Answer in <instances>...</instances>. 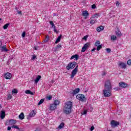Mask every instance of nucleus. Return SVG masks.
I'll return each mask as SVG.
<instances>
[{"label": "nucleus", "mask_w": 131, "mask_h": 131, "mask_svg": "<svg viewBox=\"0 0 131 131\" xmlns=\"http://www.w3.org/2000/svg\"><path fill=\"white\" fill-rule=\"evenodd\" d=\"M99 14L98 13H96L94 15H93L92 17V18H93L94 19H95V18H98V17H99Z\"/></svg>", "instance_id": "32"}, {"label": "nucleus", "mask_w": 131, "mask_h": 131, "mask_svg": "<svg viewBox=\"0 0 131 131\" xmlns=\"http://www.w3.org/2000/svg\"><path fill=\"white\" fill-rule=\"evenodd\" d=\"M100 45H101V42H100L99 40H97L95 42V47H98L99 46H100Z\"/></svg>", "instance_id": "25"}, {"label": "nucleus", "mask_w": 131, "mask_h": 131, "mask_svg": "<svg viewBox=\"0 0 131 131\" xmlns=\"http://www.w3.org/2000/svg\"><path fill=\"white\" fill-rule=\"evenodd\" d=\"M2 108V104H0V109Z\"/></svg>", "instance_id": "58"}, {"label": "nucleus", "mask_w": 131, "mask_h": 131, "mask_svg": "<svg viewBox=\"0 0 131 131\" xmlns=\"http://www.w3.org/2000/svg\"><path fill=\"white\" fill-rule=\"evenodd\" d=\"M106 74H107V73H106V72H105V71L102 72V76H105V75H106Z\"/></svg>", "instance_id": "46"}, {"label": "nucleus", "mask_w": 131, "mask_h": 131, "mask_svg": "<svg viewBox=\"0 0 131 131\" xmlns=\"http://www.w3.org/2000/svg\"><path fill=\"white\" fill-rule=\"evenodd\" d=\"M102 30H104V27L102 26L97 28V31H98V32H100V31H102Z\"/></svg>", "instance_id": "19"}, {"label": "nucleus", "mask_w": 131, "mask_h": 131, "mask_svg": "<svg viewBox=\"0 0 131 131\" xmlns=\"http://www.w3.org/2000/svg\"><path fill=\"white\" fill-rule=\"evenodd\" d=\"M82 15L84 17H88L90 15V13H89V12L88 11H84L82 12Z\"/></svg>", "instance_id": "13"}, {"label": "nucleus", "mask_w": 131, "mask_h": 131, "mask_svg": "<svg viewBox=\"0 0 131 131\" xmlns=\"http://www.w3.org/2000/svg\"><path fill=\"white\" fill-rule=\"evenodd\" d=\"M62 46L60 45H58L56 47V50L57 51H60V50H61V47Z\"/></svg>", "instance_id": "33"}, {"label": "nucleus", "mask_w": 131, "mask_h": 131, "mask_svg": "<svg viewBox=\"0 0 131 131\" xmlns=\"http://www.w3.org/2000/svg\"><path fill=\"white\" fill-rule=\"evenodd\" d=\"M95 51H96V48H95L92 50V52H95Z\"/></svg>", "instance_id": "56"}, {"label": "nucleus", "mask_w": 131, "mask_h": 131, "mask_svg": "<svg viewBox=\"0 0 131 131\" xmlns=\"http://www.w3.org/2000/svg\"><path fill=\"white\" fill-rule=\"evenodd\" d=\"M41 78V76L38 75L37 77L36 78V79L34 80L35 83L37 84V83L39 81V79Z\"/></svg>", "instance_id": "16"}, {"label": "nucleus", "mask_w": 131, "mask_h": 131, "mask_svg": "<svg viewBox=\"0 0 131 131\" xmlns=\"http://www.w3.org/2000/svg\"><path fill=\"white\" fill-rule=\"evenodd\" d=\"M114 90H115V91H120V88H118V87H117V88H115L114 89Z\"/></svg>", "instance_id": "44"}, {"label": "nucleus", "mask_w": 131, "mask_h": 131, "mask_svg": "<svg viewBox=\"0 0 131 131\" xmlns=\"http://www.w3.org/2000/svg\"><path fill=\"white\" fill-rule=\"evenodd\" d=\"M53 104L57 106L59 104H60V101L59 100H55Z\"/></svg>", "instance_id": "28"}, {"label": "nucleus", "mask_w": 131, "mask_h": 131, "mask_svg": "<svg viewBox=\"0 0 131 131\" xmlns=\"http://www.w3.org/2000/svg\"><path fill=\"white\" fill-rule=\"evenodd\" d=\"M57 108V106L53 103L50 105V109L51 111H54Z\"/></svg>", "instance_id": "14"}, {"label": "nucleus", "mask_w": 131, "mask_h": 131, "mask_svg": "<svg viewBox=\"0 0 131 131\" xmlns=\"http://www.w3.org/2000/svg\"><path fill=\"white\" fill-rule=\"evenodd\" d=\"M76 99H77V100L82 101V102L85 101V96H84V95H83V94H78L76 96Z\"/></svg>", "instance_id": "5"}, {"label": "nucleus", "mask_w": 131, "mask_h": 131, "mask_svg": "<svg viewBox=\"0 0 131 131\" xmlns=\"http://www.w3.org/2000/svg\"><path fill=\"white\" fill-rule=\"evenodd\" d=\"M90 44L89 42L86 43L84 45L83 47L82 48L81 52L82 53H84L86 50H88L89 48H90Z\"/></svg>", "instance_id": "7"}, {"label": "nucleus", "mask_w": 131, "mask_h": 131, "mask_svg": "<svg viewBox=\"0 0 131 131\" xmlns=\"http://www.w3.org/2000/svg\"><path fill=\"white\" fill-rule=\"evenodd\" d=\"M43 102H45V98L43 99H41L39 102L38 103V105H41V104H42V103H43Z\"/></svg>", "instance_id": "27"}, {"label": "nucleus", "mask_w": 131, "mask_h": 131, "mask_svg": "<svg viewBox=\"0 0 131 131\" xmlns=\"http://www.w3.org/2000/svg\"><path fill=\"white\" fill-rule=\"evenodd\" d=\"M18 93V90L14 89L12 90V94H17Z\"/></svg>", "instance_id": "39"}, {"label": "nucleus", "mask_w": 131, "mask_h": 131, "mask_svg": "<svg viewBox=\"0 0 131 131\" xmlns=\"http://www.w3.org/2000/svg\"><path fill=\"white\" fill-rule=\"evenodd\" d=\"M53 29L54 32H57V28H56V26L53 27Z\"/></svg>", "instance_id": "48"}, {"label": "nucleus", "mask_w": 131, "mask_h": 131, "mask_svg": "<svg viewBox=\"0 0 131 131\" xmlns=\"http://www.w3.org/2000/svg\"><path fill=\"white\" fill-rule=\"evenodd\" d=\"M53 99V96L52 95H50L49 96L46 97V99L48 101H50V100H52Z\"/></svg>", "instance_id": "30"}, {"label": "nucleus", "mask_w": 131, "mask_h": 131, "mask_svg": "<svg viewBox=\"0 0 131 131\" xmlns=\"http://www.w3.org/2000/svg\"><path fill=\"white\" fill-rule=\"evenodd\" d=\"M64 125H65V124L62 122L60 124L59 126H58V128H59L60 129H61V128H63V127H64Z\"/></svg>", "instance_id": "24"}, {"label": "nucleus", "mask_w": 131, "mask_h": 131, "mask_svg": "<svg viewBox=\"0 0 131 131\" xmlns=\"http://www.w3.org/2000/svg\"><path fill=\"white\" fill-rule=\"evenodd\" d=\"M118 65L123 69H125V68H126V64H125L124 62H120L118 64Z\"/></svg>", "instance_id": "11"}, {"label": "nucleus", "mask_w": 131, "mask_h": 131, "mask_svg": "<svg viewBox=\"0 0 131 131\" xmlns=\"http://www.w3.org/2000/svg\"><path fill=\"white\" fill-rule=\"evenodd\" d=\"M127 65L130 66L131 65V59H129L127 61Z\"/></svg>", "instance_id": "41"}, {"label": "nucleus", "mask_w": 131, "mask_h": 131, "mask_svg": "<svg viewBox=\"0 0 131 131\" xmlns=\"http://www.w3.org/2000/svg\"><path fill=\"white\" fill-rule=\"evenodd\" d=\"M106 52L108 53H110L111 52V49H110V48L106 49Z\"/></svg>", "instance_id": "45"}, {"label": "nucleus", "mask_w": 131, "mask_h": 131, "mask_svg": "<svg viewBox=\"0 0 131 131\" xmlns=\"http://www.w3.org/2000/svg\"><path fill=\"white\" fill-rule=\"evenodd\" d=\"M18 117H19V119H20L21 120H23V119H24V117H25V116H24V113H21L18 116Z\"/></svg>", "instance_id": "21"}, {"label": "nucleus", "mask_w": 131, "mask_h": 131, "mask_svg": "<svg viewBox=\"0 0 131 131\" xmlns=\"http://www.w3.org/2000/svg\"><path fill=\"white\" fill-rule=\"evenodd\" d=\"M35 58H36V56L35 55H33L32 56V60H35Z\"/></svg>", "instance_id": "50"}, {"label": "nucleus", "mask_w": 131, "mask_h": 131, "mask_svg": "<svg viewBox=\"0 0 131 131\" xmlns=\"http://www.w3.org/2000/svg\"><path fill=\"white\" fill-rule=\"evenodd\" d=\"M10 25V24H6L3 26L4 29H7L8 27H9V26Z\"/></svg>", "instance_id": "34"}, {"label": "nucleus", "mask_w": 131, "mask_h": 131, "mask_svg": "<svg viewBox=\"0 0 131 131\" xmlns=\"http://www.w3.org/2000/svg\"><path fill=\"white\" fill-rule=\"evenodd\" d=\"M2 45H3V43L2 42V41L0 40V49H1Z\"/></svg>", "instance_id": "53"}, {"label": "nucleus", "mask_w": 131, "mask_h": 131, "mask_svg": "<svg viewBox=\"0 0 131 131\" xmlns=\"http://www.w3.org/2000/svg\"><path fill=\"white\" fill-rule=\"evenodd\" d=\"M17 13L19 15H22V12L21 11H18Z\"/></svg>", "instance_id": "51"}, {"label": "nucleus", "mask_w": 131, "mask_h": 131, "mask_svg": "<svg viewBox=\"0 0 131 131\" xmlns=\"http://www.w3.org/2000/svg\"><path fill=\"white\" fill-rule=\"evenodd\" d=\"M116 6H119V5H120L119 2H117L116 3Z\"/></svg>", "instance_id": "55"}, {"label": "nucleus", "mask_w": 131, "mask_h": 131, "mask_svg": "<svg viewBox=\"0 0 131 131\" xmlns=\"http://www.w3.org/2000/svg\"><path fill=\"white\" fill-rule=\"evenodd\" d=\"M25 35H26V32H23L21 35L22 37H25Z\"/></svg>", "instance_id": "42"}, {"label": "nucleus", "mask_w": 131, "mask_h": 131, "mask_svg": "<svg viewBox=\"0 0 131 131\" xmlns=\"http://www.w3.org/2000/svg\"><path fill=\"white\" fill-rule=\"evenodd\" d=\"M34 48H35V50L36 51H37V48L34 47Z\"/></svg>", "instance_id": "57"}, {"label": "nucleus", "mask_w": 131, "mask_h": 131, "mask_svg": "<svg viewBox=\"0 0 131 131\" xmlns=\"http://www.w3.org/2000/svg\"><path fill=\"white\" fill-rule=\"evenodd\" d=\"M50 24L51 25L52 28L55 27V24H54V22L53 21H50Z\"/></svg>", "instance_id": "36"}, {"label": "nucleus", "mask_w": 131, "mask_h": 131, "mask_svg": "<svg viewBox=\"0 0 131 131\" xmlns=\"http://www.w3.org/2000/svg\"><path fill=\"white\" fill-rule=\"evenodd\" d=\"M94 129H95V127L94 126H92L90 128L91 131H93Z\"/></svg>", "instance_id": "47"}, {"label": "nucleus", "mask_w": 131, "mask_h": 131, "mask_svg": "<svg viewBox=\"0 0 131 131\" xmlns=\"http://www.w3.org/2000/svg\"><path fill=\"white\" fill-rule=\"evenodd\" d=\"M49 40H50V38L49 36H46V38L44 40V42H48V41H49Z\"/></svg>", "instance_id": "29"}, {"label": "nucleus", "mask_w": 131, "mask_h": 131, "mask_svg": "<svg viewBox=\"0 0 131 131\" xmlns=\"http://www.w3.org/2000/svg\"><path fill=\"white\" fill-rule=\"evenodd\" d=\"M76 64L77 63L75 61H72L70 62L66 67L67 70H70V69H73L75 68Z\"/></svg>", "instance_id": "3"}, {"label": "nucleus", "mask_w": 131, "mask_h": 131, "mask_svg": "<svg viewBox=\"0 0 131 131\" xmlns=\"http://www.w3.org/2000/svg\"><path fill=\"white\" fill-rule=\"evenodd\" d=\"M2 52H9V50L7 49V46L4 45L1 48Z\"/></svg>", "instance_id": "12"}, {"label": "nucleus", "mask_w": 131, "mask_h": 131, "mask_svg": "<svg viewBox=\"0 0 131 131\" xmlns=\"http://www.w3.org/2000/svg\"><path fill=\"white\" fill-rule=\"evenodd\" d=\"M16 123V120L11 119L9 120V125H13L14 124H15Z\"/></svg>", "instance_id": "17"}, {"label": "nucleus", "mask_w": 131, "mask_h": 131, "mask_svg": "<svg viewBox=\"0 0 131 131\" xmlns=\"http://www.w3.org/2000/svg\"><path fill=\"white\" fill-rule=\"evenodd\" d=\"M102 49V45H100L99 46H97V51H100Z\"/></svg>", "instance_id": "38"}, {"label": "nucleus", "mask_w": 131, "mask_h": 131, "mask_svg": "<svg viewBox=\"0 0 131 131\" xmlns=\"http://www.w3.org/2000/svg\"><path fill=\"white\" fill-rule=\"evenodd\" d=\"M117 36H120L121 35V32L119 31V30L117 31L116 32Z\"/></svg>", "instance_id": "31"}, {"label": "nucleus", "mask_w": 131, "mask_h": 131, "mask_svg": "<svg viewBox=\"0 0 131 131\" xmlns=\"http://www.w3.org/2000/svg\"><path fill=\"white\" fill-rule=\"evenodd\" d=\"M108 131H112L111 130H108Z\"/></svg>", "instance_id": "59"}, {"label": "nucleus", "mask_w": 131, "mask_h": 131, "mask_svg": "<svg viewBox=\"0 0 131 131\" xmlns=\"http://www.w3.org/2000/svg\"><path fill=\"white\" fill-rule=\"evenodd\" d=\"M8 99H10V100L12 99V95H11V94L8 95Z\"/></svg>", "instance_id": "52"}, {"label": "nucleus", "mask_w": 131, "mask_h": 131, "mask_svg": "<svg viewBox=\"0 0 131 131\" xmlns=\"http://www.w3.org/2000/svg\"><path fill=\"white\" fill-rule=\"evenodd\" d=\"M119 86L125 89L126 88H127V83L123 82H120L119 83Z\"/></svg>", "instance_id": "8"}, {"label": "nucleus", "mask_w": 131, "mask_h": 131, "mask_svg": "<svg viewBox=\"0 0 131 131\" xmlns=\"http://www.w3.org/2000/svg\"><path fill=\"white\" fill-rule=\"evenodd\" d=\"M25 94H30V95H31L32 96H33V95H34L33 92H31V91L30 90H26L25 91Z\"/></svg>", "instance_id": "20"}, {"label": "nucleus", "mask_w": 131, "mask_h": 131, "mask_svg": "<svg viewBox=\"0 0 131 131\" xmlns=\"http://www.w3.org/2000/svg\"><path fill=\"white\" fill-rule=\"evenodd\" d=\"M5 117H6V113L5 112V111H1V118L4 119Z\"/></svg>", "instance_id": "15"}, {"label": "nucleus", "mask_w": 131, "mask_h": 131, "mask_svg": "<svg viewBox=\"0 0 131 131\" xmlns=\"http://www.w3.org/2000/svg\"><path fill=\"white\" fill-rule=\"evenodd\" d=\"M80 91V89L79 88H77L73 91V92L72 93L73 96H75L77 94H78Z\"/></svg>", "instance_id": "10"}, {"label": "nucleus", "mask_w": 131, "mask_h": 131, "mask_svg": "<svg viewBox=\"0 0 131 131\" xmlns=\"http://www.w3.org/2000/svg\"><path fill=\"white\" fill-rule=\"evenodd\" d=\"M11 128H12V127L8 126L7 128V130H11Z\"/></svg>", "instance_id": "54"}, {"label": "nucleus", "mask_w": 131, "mask_h": 131, "mask_svg": "<svg viewBox=\"0 0 131 131\" xmlns=\"http://www.w3.org/2000/svg\"><path fill=\"white\" fill-rule=\"evenodd\" d=\"M90 24H92V25H93V24H95V20H91L90 21Z\"/></svg>", "instance_id": "43"}, {"label": "nucleus", "mask_w": 131, "mask_h": 131, "mask_svg": "<svg viewBox=\"0 0 131 131\" xmlns=\"http://www.w3.org/2000/svg\"><path fill=\"white\" fill-rule=\"evenodd\" d=\"M111 39L112 40H116V39H117V37H116L115 35H113L111 36Z\"/></svg>", "instance_id": "26"}, {"label": "nucleus", "mask_w": 131, "mask_h": 131, "mask_svg": "<svg viewBox=\"0 0 131 131\" xmlns=\"http://www.w3.org/2000/svg\"><path fill=\"white\" fill-rule=\"evenodd\" d=\"M119 125V122L115 120H112L111 122V125L113 128L118 126Z\"/></svg>", "instance_id": "6"}, {"label": "nucleus", "mask_w": 131, "mask_h": 131, "mask_svg": "<svg viewBox=\"0 0 131 131\" xmlns=\"http://www.w3.org/2000/svg\"><path fill=\"white\" fill-rule=\"evenodd\" d=\"M72 107H73L72 102H71V101L67 102L66 103L63 108V113H64V114H66L67 115H69V114L71 113Z\"/></svg>", "instance_id": "2"}, {"label": "nucleus", "mask_w": 131, "mask_h": 131, "mask_svg": "<svg viewBox=\"0 0 131 131\" xmlns=\"http://www.w3.org/2000/svg\"><path fill=\"white\" fill-rule=\"evenodd\" d=\"M92 9H96V5H95V4H93V5L92 6Z\"/></svg>", "instance_id": "49"}, {"label": "nucleus", "mask_w": 131, "mask_h": 131, "mask_svg": "<svg viewBox=\"0 0 131 131\" xmlns=\"http://www.w3.org/2000/svg\"><path fill=\"white\" fill-rule=\"evenodd\" d=\"M89 37L88 35H85L83 37V39H84V40H86L88 39V38Z\"/></svg>", "instance_id": "40"}, {"label": "nucleus", "mask_w": 131, "mask_h": 131, "mask_svg": "<svg viewBox=\"0 0 131 131\" xmlns=\"http://www.w3.org/2000/svg\"><path fill=\"white\" fill-rule=\"evenodd\" d=\"M103 94L105 98H109L112 96V85L109 80L105 81L104 89L103 90Z\"/></svg>", "instance_id": "1"}, {"label": "nucleus", "mask_w": 131, "mask_h": 131, "mask_svg": "<svg viewBox=\"0 0 131 131\" xmlns=\"http://www.w3.org/2000/svg\"><path fill=\"white\" fill-rule=\"evenodd\" d=\"M1 20H2V19L0 18V21H1Z\"/></svg>", "instance_id": "60"}, {"label": "nucleus", "mask_w": 131, "mask_h": 131, "mask_svg": "<svg viewBox=\"0 0 131 131\" xmlns=\"http://www.w3.org/2000/svg\"><path fill=\"white\" fill-rule=\"evenodd\" d=\"M72 59H75L76 61H77V60H78V55L75 54V55H73L71 57V60H72Z\"/></svg>", "instance_id": "18"}, {"label": "nucleus", "mask_w": 131, "mask_h": 131, "mask_svg": "<svg viewBox=\"0 0 131 131\" xmlns=\"http://www.w3.org/2000/svg\"><path fill=\"white\" fill-rule=\"evenodd\" d=\"M88 113V111L84 110L83 112H81L82 115H85Z\"/></svg>", "instance_id": "35"}, {"label": "nucleus", "mask_w": 131, "mask_h": 131, "mask_svg": "<svg viewBox=\"0 0 131 131\" xmlns=\"http://www.w3.org/2000/svg\"><path fill=\"white\" fill-rule=\"evenodd\" d=\"M12 128H16V129H20V128L19 127H18V126L17 125H12L11 126Z\"/></svg>", "instance_id": "37"}, {"label": "nucleus", "mask_w": 131, "mask_h": 131, "mask_svg": "<svg viewBox=\"0 0 131 131\" xmlns=\"http://www.w3.org/2000/svg\"><path fill=\"white\" fill-rule=\"evenodd\" d=\"M4 77L6 79H11L12 78V74L11 73H7L5 74Z\"/></svg>", "instance_id": "9"}, {"label": "nucleus", "mask_w": 131, "mask_h": 131, "mask_svg": "<svg viewBox=\"0 0 131 131\" xmlns=\"http://www.w3.org/2000/svg\"><path fill=\"white\" fill-rule=\"evenodd\" d=\"M35 115V113H34V111H32L31 113H30L29 116L30 117H33Z\"/></svg>", "instance_id": "22"}, {"label": "nucleus", "mask_w": 131, "mask_h": 131, "mask_svg": "<svg viewBox=\"0 0 131 131\" xmlns=\"http://www.w3.org/2000/svg\"><path fill=\"white\" fill-rule=\"evenodd\" d=\"M61 37H62L61 35L58 36V37L57 38V39H56V40L55 41V43H58V42H59L60 41V40H61Z\"/></svg>", "instance_id": "23"}, {"label": "nucleus", "mask_w": 131, "mask_h": 131, "mask_svg": "<svg viewBox=\"0 0 131 131\" xmlns=\"http://www.w3.org/2000/svg\"><path fill=\"white\" fill-rule=\"evenodd\" d=\"M78 71V66H77L75 68H74L73 71H72V74L71 75V79L73 78L75 75H76V74L77 73Z\"/></svg>", "instance_id": "4"}]
</instances>
